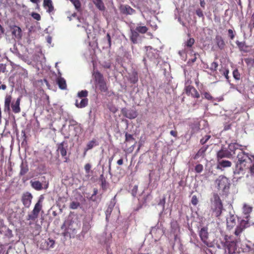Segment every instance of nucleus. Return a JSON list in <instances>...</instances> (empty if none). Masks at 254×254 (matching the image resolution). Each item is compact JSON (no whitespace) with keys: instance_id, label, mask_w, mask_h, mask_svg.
I'll use <instances>...</instances> for the list:
<instances>
[{"instance_id":"obj_42","label":"nucleus","mask_w":254,"mask_h":254,"mask_svg":"<svg viewBox=\"0 0 254 254\" xmlns=\"http://www.w3.org/2000/svg\"><path fill=\"white\" fill-rule=\"evenodd\" d=\"M203 170V166L201 164H197L194 168L195 171L197 173H200L202 172Z\"/></svg>"},{"instance_id":"obj_57","label":"nucleus","mask_w":254,"mask_h":254,"mask_svg":"<svg viewBox=\"0 0 254 254\" xmlns=\"http://www.w3.org/2000/svg\"><path fill=\"white\" fill-rule=\"evenodd\" d=\"M107 38L109 46V47H111V36H110V35L109 33H107Z\"/></svg>"},{"instance_id":"obj_6","label":"nucleus","mask_w":254,"mask_h":254,"mask_svg":"<svg viewBox=\"0 0 254 254\" xmlns=\"http://www.w3.org/2000/svg\"><path fill=\"white\" fill-rule=\"evenodd\" d=\"M74 222H65L61 227L63 230L62 235L65 238H70L71 234L74 235L76 233V227H74Z\"/></svg>"},{"instance_id":"obj_12","label":"nucleus","mask_w":254,"mask_h":254,"mask_svg":"<svg viewBox=\"0 0 254 254\" xmlns=\"http://www.w3.org/2000/svg\"><path fill=\"white\" fill-rule=\"evenodd\" d=\"M122 113L124 117L129 119H135L138 115L137 111L133 109L123 108L122 109Z\"/></svg>"},{"instance_id":"obj_43","label":"nucleus","mask_w":254,"mask_h":254,"mask_svg":"<svg viewBox=\"0 0 254 254\" xmlns=\"http://www.w3.org/2000/svg\"><path fill=\"white\" fill-rule=\"evenodd\" d=\"M245 62L248 65L254 66V59L252 58H246Z\"/></svg>"},{"instance_id":"obj_39","label":"nucleus","mask_w":254,"mask_h":254,"mask_svg":"<svg viewBox=\"0 0 254 254\" xmlns=\"http://www.w3.org/2000/svg\"><path fill=\"white\" fill-rule=\"evenodd\" d=\"M88 92L87 90H81V91L78 92L77 96L79 98H86V97L88 96Z\"/></svg>"},{"instance_id":"obj_49","label":"nucleus","mask_w":254,"mask_h":254,"mask_svg":"<svg viewBox=\"0 0 254 254\" xmlns=\"http://www.w3.org/2000/svg\"><path fill=\"white\" fill-rule=\"evenodd\" d=\"M126 141H130L134 140V139L132 135L126 133L125 134Z\"/></svg>"},{"instance_id":"obj_25","label":"nucleus","mask_w":254,"mask_h":254,"mask_svg":"<svg viewBox=\"0 0 254 254\" xmlns=\"http://www.w3.org/2000/svg\"><path fill=\"white\" fill-rule=\"evenodd\" d=\"M30 184L31 187L36 190H41L43 189L42 184L39 181L31 180Z\"/></svg>"},{"instance_id":"obj_1","label":"nucleus","mask_w":254,"mask_h":254,"mask_svg":"<svg viewBox=\"0 0 254 254\" xmlns=\"http://www.w3.org/2000/svg\"><path fill=\"white\" fill-rule=\"evenodd\" d=\"M248 221L242 220L239 224L236 226L234 233L235 235L234 237L232 236H225V245L229 254H232L235 252L236 250L237 244L241 242L240 237L241 234L248 227Z\"/></svg>"},{"instance_id":"obj_21","label":"nucleus","mask_w":254,"mask_h":254,"mask_svg":"<svg viewBox=\"0 0 254 254\" xmlns=\"http://www.w3.org/2000/svg\"><path fill=\"white\" fill-rule=\"evenodd\" d=\"M242 145L237 143H231L228 144V151L231 152V154H232V156L236 154V151L238 149L240 150V147Z\"/></svg>"},{"instance_id":"obj_30","label":"nucleus","mask_w":254,"mask_h":254,"mask_svg":"<svg viewBox=\"0 0 254 254\" xmlns=\"http://www.w3.org/2000/svg\"><path fill=\"white\" fill-rule=\"evenodd\" d=\"M93 3L96 5V7L100 10H105V6L102 0H94Z\"/></svg>"},{"instance_id":"obj_9","label":"nucleus","mask_w":254,"mask_h":254,"mask_svg":"<svg viewBox=\"0 0 254 254\" xmlns=\"http://www.w3.org/2000/svg\"><path fill=\"white\" fill-rule=\"evenodd\" d=\"M232 157V154H231V152L228 151V150L224 147L218 151L216 154L217 161L223 160L224 158H231Z\"/></svg>"},{"instance_id":"obj_53","label":"nucleus","mask_w":254,"mask_h":254,"mask_svg":"<svg viewBox=\"0 0 254 254\" xmlns=\"http://www.w3.org/2000/svg\"><path fill=\"white\" fill-rule=\"evenodd\" d=\"M196 14L199 17L204 18V15L201 9L198 8L195 11Z\"/></svg>"},{"instance_id":"obj_4","label":"nucleus","mask_w":254,"mask_h":254,"mask_svg":"<svg viewBox=\"0 0 254 254\" xmlns=\"http://www.w3.org/2000/svg\"><path fill=\"white\" fill-rule=\"evenodd\" d=\"M211 209L214 215L218 217L220 216L223 209V203L219 195L216 193L213 194Z\"/></svg>"},{"instance_id":"obj_23","label":"nucleus","mask_w":254,"mask_h":254,"mask_svg":"<svg viewBox=\"0 0 254 254\" xmlns=\"http://www.w3.org/2000/svg\"><path fill=\"white\" fill-rule=\"evenodd\" d=\"M21 99L18 98L14 103H12L11 104V107L13 113L15 114L19 113L21 112V109L20 107Z\"/></svg>"},{"instance_id":"obj_44","label":"nucleus","mask_w":254,"mask_h":254,"mask_svg":"<svg viewBox=\"0 0 254 254\" xmlns=\"http://www.w3.org/2000/svg\"><path fill=\"white\" fill-rule=\"evenodd\" d=\"M233 75L234 78L236 80H239L240 79V74L237 69H235L233 71Z\"/></svg>"},{"instance_id":"obj_47","label":"nucleus","mask_w":254,"mask_h":254,"mask_svg":"<svg viewBox=\"0 0 254 254\" xmlns=\"http://www.w3.org/2000/svg\"><path fill=\"white\" fill-rule=\"evenodd\" d=\"M191 203L194 206H196L198 203V199L196 196V195H194L192 196L191 199Z\"/></svg>"},{"instance_id":"obj_32","label":"nucleus","mask_w":254,"mask_h":254,"mask_svg":"<svg viewBox=\"0 0 254 254\" xmlns=\"http://www.w3.org/2000/svg\"><path fill=\"white\" fill-rule=\"evenodd\" d=\"M236 43L241 51H247V49H248V46L246 45L245 42H239L238 41H237L236 42Z\"/></svg>"},{"instance_id":"obj_62","label":"nucleus","mask_w":254,"mask_h":254,"mask_svg":"<svg viewBox=\"0 0 254 254\" xmlns=\"http://www.w3.org/2000/svg\"><path fill=\"white\" fill-rule=\"evenodd\" d=\"M200 5L202 8H204L205 6V2L204 0H200Z\"/></svg>"},{"instance_id":"obj_54","label":"nucleus","mask_w":254,"mask_h":254,"mask_svg":"<svg viewBox=\"0 0 254 254\" xmlns=\"http://www.w3.org/2000/svg\"><path fill=\"white\" fill-rule=\"evenodd\" d=\"M91 168V165L89 163H87L84 166V169L86 174H89Z\"/></svg>"},{"instance_id":"obj_59","label":"nucleus","mask_w":254,"mask_h":254,"mask_svg":"<svg viewBox=\"0 0 254 254\" xmlns=\"http://www.w3.org/2000/svg\"><path fill=\"white\" fill-rule=\"evenodd\" d=\"M74 130L76 131H81V128L80 127V125H78L77 124H76V126L74 127Z\"/></svg>"},{"instance_id":"obj_16","label":"nucleus","mask_w":254,"mask_h":254,"mask_svg":"<svg viewBox=\"0 0 254 254\" xmlns=\"http://www.w3.org/2000/svg\"><path fill=\"white\" fill-rule=\"evenodd\" d=\"M119 9L121 13L125 15H132L135 13V10L128 5H121Z\"/></svg>"},{"instance_id":"obj_60","label":"nucleus","mask_w":254,"mask_h":254,"mask_svg":"<svg viewBox=\"0 0 254 254\" xmlns=\"http://www.w3.org/2000/svg\"><path fill=\"white\" fill-rule=\"evenodd\" d=\"M170 134L171 135L173 136L174 137H176L177 136L178 132L176 130H171L170 131Z\"/></svg>"},{"instance_id":"obj_29","label":"nucleus","mask_w":254,"mask_h":254,"mask_svg":"<svg viewBox=\"0 0 254 254\" xmlns=\"http://www.w3.org/2000/svg\"><path fill=\"white\" fill-rule=\"evenodd\" d=\"M215 39H216V44H217L218 47L220 49H224L225 44V42H224L223 38H222V37L220 36H216Z\"/></svg>"},{"instance_id":"obj_35","label":"nucleus","mask_w":254,"mask_h":254,"mask_svg":"<svg viewBox=\"0 0 254 254\" xmlns=\"http://www.w3.org/2000/svg\"><path fill=\"white\" fill-rule=\"evenodd\" d=\"M91 228L90 224L88 222H85L83 223L82 227V230L81 233L83 235L86 234Z\"/></svg>"},{"instance_id":"obj_40","label":"nucleus","mask_w":254,"mask_h":254,"mask_svg":"<svg viewBox=\"0 0 254 254\" xmlns=\"http://www.w3.org/2000/svg\"><path fill=\"white\" fill-rule=\"evenodd\" d=\"M80 206V203L77 201H72L69 205L70 208L72 209H77Z\"/></svg>"},{"instance_id":"obj_58","label":"nucleus","mask_w":254,"mask_h":254,"mask_svg":"<svg viewBox=\"0 0 254 254\" xmlns=\"http://www.w3.org/2000/svg\"><path fill=\"white\" fill-rule=\"evenodd\" d=\"M115 154H114L113 155L112 157H111L110 159H109V170L110 171L111 170V162L112 161H113V158H114V156Z\"/></svg>"},{"instance_id":"obj_22","label":"nucleus","mask_w":254,"mask_h":254,"mask_svg":"<svg viewBox=\"0 0 254 254\" xmlns=\"http://www.w3.org/2000/svg\"><path fill=\"white\" fill-rule=\"evenodd\" d=\"M236 216L234 215H230L227 219V226L229 230H231L236 225Z\"/></svg>"},{"instance_id":"obj_13","label":"nucleus","mask_w":254,"mask_h":254,"mask_svg":"<svg viewBox=\"0 0 254 254\" xmlns=\"http://www.w3.org/2000/svg\"><path fill=\"white\" fill-rule=\"evenodd\" d=\"M185 92L188 96H191L194 98H199L200 94L197 90L192 86L188 85L185 87Z\"/></svg>"},{"instance_id":"obj_11","label":"nucleus","mask_w":254,"mask_h":254,"mask_svg":"<svg viewBox=\"0 0 254 254\" xmlns=\"http://www.w3.org/2000/svg\"><path fill=\"white\" fill-rule=\"evenodd\" d=\"M146 55L148 59L151 61H153L159 58V55L158 50L153 49L150 46L146 47Z\"/></svg>"},{"instance_id":"obj_17","label":"nucleus","mask_w":254,"mask_h":254,"mask_svg":"<svg viewBox=\"0 0 254 254\" xmlns=\"http://www.w3.org/2000/svg\"><path fill=\"white\" fill-rule=\"evenodd\" d=\"M10 30L13 36L16 39L20 40L22 38V30L18 26L13 25L10 26Z\"/></svg>"},{"instance_id":"obj_37","label":"nucleus","mask_w":254,"mask_h":254,"mask_svg":"<svg viewBox=\"0 0 254 254\" xmlns=\"http://www.w3.org/2000/svg\"><path fill=\"white\" fill-rule=\"evenodd\" d=\"M74 5L75 8L78 11L80 10L81 2L79 0H69Z\"/></svg>"},{"instance_id":"obj_61","label":"nucleus","mask_w":254,"mask_h":254,"mask_svg":"<svg viewBox=\"0 0 254 254\" xmlns=\"http://www.w3.org/2000/svg\"><path fill=\"white\" fill-rule=\"evenodd\" d=\"M6 89V86L5 84H1V82L0 81V90L2 89L4 90Z\"/></svg>"},{"instance_id":"obj_63","label":"nucleus","mask_w":254,"mask_h":254,"mask_svg":"<svg viewBox=\"0 0 254 254\" xmlns=\"http://www.w3.org/2000/svg\"><path fill=\"white\" fill-rule=\"evenodd\" d=\"M138 81V77L137 76H134L132 80H131V82L135 83Z\"/></svg>"},{"instance_id":"obj_41","label":"nucleus","mask_w":254,"mask_h":254,"mask_svg":"<svg viewBox=\"0 0 254 254\" xmlns=\"http://www.w3.org/2000/svg\"><path fill=\"white\" fill-rule=\"evenodd\" d=\"M191 130L190 132V134L191 135L194 133H196V132H197L200 129L199 126L197 125H193L191 127Z\"/></svg>"},{"instance_id":"obj_56","label":"nucleus","mask_w":254,"mask_h":254,"mask_svg":"<svg viewBox=\"0 0 254 254\" xmlns=\"http://www.w3.org/2000/svg\"><path fill=\"white\" fill-rule=\"evenodd\" d=\"M229 73V70L228 69H225L223 73V74L224 75V76L225 77V78L227 79H229V76H228Z\"/></svg>"},{"instance_id":"obj_26","label":"nucleus","mask_w":254,"mask_h":254,"mask_svg":"<svg viewBox=\"0 0 254 254\" xmlns=\"http://www.w3.org/2000/svg\"><path fill=\"white\" fill-rule=\"evenodd\" d=\"M57 83L60 89L62 90L66 89V81L63 77H58L57 80Z\"/></svg>"},{"instance_id":"obj_10","label":"nucleus","mask_w":254,"mask_h":254,"mask_svg":"<svg viewBox=\"0 0 254 254\" xmlns=\"http://www.w3.org/2000/svg\"><path fill=\"white\" fill-rule=\"evenodd\" d=\"M198 234L202 242L207 246H210V243L208 241L209 234L207 227H204L201 228L199 231Z\"/></svg>"},{"instance_id":"obj_28","label":"nucleus","mask_w":254,"mask_h":254,"mask_svg":"<svg viewBox=\"0 0 254 254\" xmlns=\"http://www.w3.org/2000/svg\"><path fill=\"white\" fill-rule=\"evenodd\" d=\"M29 171V168L27 164L26 163H24L23 162H22L20 165V171L19 172L20 176H23L25 175Z\"/></svg>"},{"instance_id":"obj_14","label":"nucleus","mask_w":254,"mask_h":254,"mask_svg":"<svg viewBox=\"0 0 254 254\" xmlns=\"http://www.w3.org/2000/svg\"><path fill=\"white\" fill-rule=\"evenodd\" d=\"M232 162L226 160H221L217 161L216 169L223 171L225 168L231 167Z\"/></svg>"},{"instance_id":"obj_33","label":"nucleus","mask_w":254,"mask_h":254,"mask_svg":"<svg viewBox=\"0 0 254 254\" xmlns=\"http://www.w3.org/2000/svg\"><path fill=\"white\" fill-rule=\"evenodd\" d=\"M207 147H201L197 152V153L195 154V155L194 157V159H197L199 157L201 156H203L205 152L206 151Z\"/></svg>"},{"instance_id":"obj_24","label":"nucleus","mask_w":254,"mask_h":254,"mask_svg":"<svg viewBox=\"0 0 254 254\" xmlns=\"http://www.w3.org/2000/svg\"><path fill=\"white\" fill-rule=\"evenodd\" d=\"M130 40L133 43L136 44L137 42V39L139 37V34L138 32L135 30H130Z\"/></svg>"},{"instance_id":"obj_15","label":"nucleus","mask_w":254,"mask_h":254,"mask_svg":"<svg viewBox=\"0 0 254 254\" xmlns=\"http://www.w3.org/2000/svg\"><path fill=\"white\" fill-rule=\"evenodd\" d=\"M32 195L30 192L24 193L22 196V202L25 207L29 208L31 204Z\"/></svg>"},{"instance_id":"obj_64","label":"nucleus","mask_w":254,"mask_h":254,"mask_svg":"<svg viewBox=\"0 0 254 254\" xmlns=\"http://www.w3.org/2000/svg\"><path fill=\"white\" fill-rule=\"evenodd\" d=\"M4 32V29L3 27L0 24V36L3 34Z\"/></svg>"},{"instance_id":"obj_31","label":"nucleus","mask_w":254,"mask_h":254,"mask_svg":"<svg viewBox=\"0 0 254 254\" xmlns=\"http://www.w3.org/2000/svg\"><path fill=\"white\" fill-rule=\"evenodd\" d=\"M253 210V207L251 205L244 203L243 206V212L245 215H249Z\"/></svg>"},{"instance_id":"obj_45","label":"nucleus","mask_w":254,"mask_h":254,"mask_svg":"<svg viewBox=\"0 0 254 254\" xmlns=\"http://www.w3.org/2000/svg\"><path fill=\"white\" fill-rule=\"evenodd\" d=\"M202 95L204 96V98L208 100L212 101L213 99V97L208 92H204Z\"/></svg>"},{"instance_id":"obj_8","label":"nucleus","mask_w":254,"mask_h":254,"mask_svg":"<svg viewBox=\"0 0 254 254\" xmlns=\"http://www.w3.org/2000/svg\"><path fill=\"white\" fill-rule=\"evenodd\" d=\"M57 151L59 152L63 157L65 159L64 162H67L68 158L66 157L67 155V143L65 141H63L61 143L57 144Z\"/></svg>"},{"instance_id":"obj_55","label":"nucleus","mask_w":254,"mask_h":254,"mask_svg":"<svg viewBox=\"0 0 254 254\" xmlns=\"http://www.w3.org/2000/svg\"><path fill=\"white\" fill-rule=\"evenodd\" d=\"M228 36L230 38L231 40H233L235 37V34L234 33V31L232 29H229L228 30Z\"/></svg>"},{"instance_id":"obj_36","label":"nucleus","mask_w":254,"mask_h":254,"mask_svg":"<svg viewBox=\"0 0 254 254\" xmlns=\"http://www.w3.org/2000/svg\"><path fill=\"white\" fill-rule=\"evenodd\" d=\"M96 144V140L93 139L91 141H89L87 144L86 148L85 149V153L84 154H86V152L90 149H91Z\"/></svg>"},{"instance_id":"obj_3","label":"nucleus","mask_w":254,"mask_h":254,"mask_svg":"<svg viewBox=\"0 0 254 254\" xmlns=\"http://www.w3.org/2000/svg\"><path fill=\"white\" fill-rule=\"evenodd\" d=\"M92 76L96 88H98L101 92H107L108 87L103 75L97 70L93 71Z\"/></svg>"},{"instance_id":"obj_20","label":"nucleus","mask_w":254,"mask_h":254,"mask_svg":"<svg viewBox=\"0 0 254 254\" xmlns=\"http://www.w3.org/2000/svg\"><path fill=\"white\" fill-rule=\"evenodd\" d=\"M12 97L11 95H6L4 99V112L8 114L10 112V104L11 102Z\"/></svg>"},{"instance_id":"obj_5","label":"nucleus","mask_w":254,"mask_h":254,"mask_svg":"<svg viewBox=\"0 0 254 254\" xmlns=\"http://www.w3.org/2000/svg\"><path fill=\"white\" fill-rule=\"evenodd\" d=\"M215 184L218 190H221L223 192H227L230 186L229 179L223 175L219 176L215 181Z\"/></svg>"},{"instance_id":"obj_19","label":"nucleus","mask_w":254,"mask_h":254,"mask_svg":"<svg viewBox=\"0 0 254 254\" xmlns=\"http://www.w3.org/2000/svg\"><path fill=\"white\" fill-rule=\"evenodd\" d=\"M189 38L186 41L184 44V50L185 52H188L189 51H191L192 46L194 44V39L193 38L190 37V35H188Z\"/></svg>"},{"instance_id":"obj_7","label":"nucleus","mask_w":254,"mask_h":254,"mask_svg":"<svg viewBox=\"0 0 254 254\" xmlns=\"http://www.w3.org/2000/svg\"><path fill=\"white\" fill-rule=\"evenodd\" d=\"M42 205L41 201L39 200L35 204L31 214H28L27 216V220H32L33 221H35L38 218L39 212L42 209Z\"/></svg>"},{"instance_id":"obj_51","label":"nucleus","mask_w":254,"mask_h":254,"mask_svg":"<svg viewBox=\"0 0 254 254\" xmlns=\"http://www.w3.org/2000/svg\"><path fill=\"white\" fill-rule=\"evenodd\" d=\"M249 173L251 176H254V157H253V164L250 167Z\"/></svg>"},{"instance_id":"obj_27","label":"nucleus","mask_w":254,"mask_h":254,"mask_svg":"<svg viewBox=\"0 0 254 254\" xmlns=\"http://www.w3.org/2000/svg\"><path fill=\"white\" fill-rule=\"evenodd\" d=\"M88 103V99L87 98H83L79 103L77 100H76L75 105L79 108H82L86 107Z\"/></svg>"},{"instance_id":"obj_38","label":"nucleus","mask_w":254,"mask_h":254,"mask_svg":"<svg viewBox=\"0 0 254 254\" xmlns=\"http://www.w3.org/2000/svg\"><path fill=\"white\" fill-rule=\"evenodd\" d=\"M218 67V64L217 62H213L210 64V66L209 69L211 72H214L217 71Z\"/></svg>"},{"instance_id":"obj_2","label":"nucleus","mask_w":254,"mask_h":254,"mask_svg":"<svg viewBox=\"0 0 254 254\" xmlns=\"http://www.w3.org/2000/svg\"><path fill=\"white\" fill-rule=\"evenodd\" d=\"M240 151L237 156L238 161L236 163L235 169L234 171L235 174H240L245 169L248 167L247 163L252 162L251 159L252 156L244 151L243 149H240Z\"/></svg>"},{"instance_id":"obj_46","label":"nucleus","mask_w":254,"mask_h":254,"mask_svg":"<svg viewBox=\"0 0 254 254\" xmlns=\"http://www.w3.org/2000/svg\"><path fill=\"white\" fill-rule=\"evenodd\" d=\"M198 55H199L198 53H194L193 54V57L192 58H191V59H190L189 60V61L188 62V64L189 65H190L191 64L194 63L196 60V59H197L196 56H198Z\"/></svg>"},{"instance_id":"obj_48","label":"nucleus","mask_w":254,"mask_h":254,"mask_svg":"<svg viewBox=\"0 0 254 254\" xmlns=\"http://www.w3.org/2000/svg\"><path fill=\"white\" fill-rule=\"evenodd\" d=\"M210 135H206L200 139V142L201 144H204L210 138Z\"/></svg>"},{"instance_id":"obj_34","label":"nucleus","mask_w":254,"mask_h":254,"mask_svg":"<svg viewBox=\"0 0 254 254\" xmlns=\"http://www.w3.org/2000/svg\"><path fill=\"white\" fill-rule=\"evenodd\" d=\"M135 30L141 34H144L147 32L148 29L145 26H138L136 27Z\"/></svg>"},{"instance_id":"obj_50","label":"nucleus","mask_w":254,"mask_h":254,"mask_svg":"<svg viewBox=\"0 0 254 254\" xmlns=\"http://www.w3.org/2000/svg\"><path fill=\"white\" fill-rule=\"evenodd\" d=\"M99 179H100V181L101 182L102 187L103 188L104 186H106V181L105 178L104 177L103 174H102L100 175Z\"/></svg>"},{"instance_id":"obj_18","label":"nucleus","mask_w":254,"mask_h":254,"mask_svg":"<svg viewBox=\"0 0 254 254\" xmlns=\"http://www.w3.org/2000/svg\"><path fill=\"white\" fill-rule=\"evenodd\" d=\"M43 7L46 12L51 13L54 11L55 8L52 0H43Z\"/></svg>"},{"instance_id":"obj_52","label":"nucleus","mask_w":254,"mask_h":254,"mask_svg":"<svg viewBox=\"0 0 254 254\" xmlns=\"http://www.w3.org/2000/svg\"><path fill=\"white\" fill-rule=\"evenodd\" d=\"M31 16L34 19L37 20H40L41 18L40 15L39 13L36 12H33L31 14Z\"/></svg>"}]
</instances>
